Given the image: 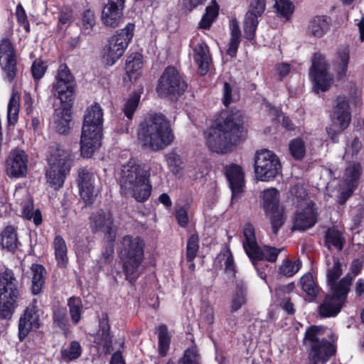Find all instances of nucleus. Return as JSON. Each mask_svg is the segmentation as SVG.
<instances>
[{"instance_id":"obj_1","label":"nucleus","mask_w":364,"mask_h":364,"mask_svg":"<svg viewBox=\"0 0 364 364\" xmlns=\"http://www.w3.org/2000/svg\"><path fill=\"white\" fill-rule=\"evenodd\" d=\"M208 148L225 154L245 138L243 118L239 112L223 113L205 133Z\"/></svg>"},{"instance_id":"obj_2","label":"nucleus","mask_w":364,"mask_h":364,"mask_svg":"<svg viewBox=\"0 0 364 364\" xmlns=\"http://www.w3.org/2000/svg\"><path fill=\"white\" fill-rule=\"evenodd\" d=\"M137 136L143 148L154 151L165 149L174 139L168 121L164 115L158 114L144 118L139 125Z\"/></svg>"},{"instance_id":"obj_3","label":"nucleus","mask_w":364,"mask_h":364,"mask_svg":"<svg viewBox=\"0 0 364 364\" xmlns=\"http://www.w3.org/2000/svg\"><path fill=\"white\" fill-rule=\"evenodd\" d=\"M147 171L134 161L122 166L119 185L124 195H129L138 202L146 200L151 195V185Z\"/></svg>"},{"instance_id":"obj_4","label":"nucleus","mask_w":364,"mask_h":364,"mask_svg":"<svg viewBox=\"0 0 364 364\" xmlns=\"http://www.w3.org/2000/svg\"><path fill=\"white\" fill-rule=\"evenodd\" d=\"M103 112L99 104L87 107L85 116L80 139L81 155L90 158L101 146Z\"/></svg>"},{"instance_id":"obj_5","label":"nucleus","mask_w":364,"mask_h":364,"mask_svg":"<svg viewBox=\"0 0 364 364\" xmlns=\"http://www.w3.org/2000/svg\"><path fill=\"white\" fill-rule=\"evenodd\" d=\"M325 329L321 326H312L306 331L304 343L309 348V358L313 364H326L336 354L333 343L336 338L333 336L331 341L326 340L323 337Z\"/></svg>"},{"instance_id":"obj_6","label":"nucleus","mask_w":364,"mask_h":364,"mask_svg":"<svg viewBox=\"0 0 364 364\" xmlns=\"http://www.w3.org/2000/svg\"><path fill=\"white\" fill-rule=\"evenodd\" d=\"M119 251L126 279L134 282L140 274V267L144 260L145 244L139 237L124 236L121 241Z\"/></svg>"},{"instance_id":"obj_7","label":"nucleus","mask_w":364,"mask_h":364,"mask_svg":"<svg viewBox=\"0 0 364 364\" xmlns=\"http://www.w3.org/2000/svg\"><path fill=\"white\" fill-rule=\"evenodd\" d=\"M134 25L128 23L124 29L112 36L102 51V60L106 65H113L124 55L134 36Z\"/></svg>"},{"instance_id":"obj_8","label":"nucleus","mask_w":364,"mask_h":364,"mask_svg":"<svg viewBox=\"0 0 364 364\" xmlns=\"http://www.w3.org/2000/svg\"><path fill=\"white\" fill-rule=\"evenodd\" d=\"M46 172L47 183L55 190H58L64 183L66 175L71 167V154L68 150L58 148L49 160Z\"/></svg>"},{"instance_id":"obj_9","label":"nucleus","mask_w":364,"mask_h":364,"mask_svg":"<svg viewBox=\"0 0 364 364\" xmlns=\"http://www.w3.org/2000/svg\"><path fill=\"white\" fill-rule=\"evenodd\" d=\"M353 277L349 274L341 279L338 284L331 289V294L323 299L319 306V313L323 317H332L336 316L346 302L348 293L350 290Z\"/></svg>"},{"instance_id":"obj_10","label":"nucleus","mask_w":364,"mask_h":364,"mask_svg":"<svg viewBox=\"0 0 364 364\" xmlns=\"http://www.w3.org/2000/svg\"><path fill=\"white\" fill-rule=\"evenodd\" d=\"M19 297L17 281L11 271H5L0 277V317L10 318Z\"/></svg>"},{"instance_id":"obj_11","label":"nucleus","mask_w":364,"mask_h":364,"mask_svg":"<svg viewBox=\"0 0 364 364\" xmlns=\"http://www.w3.org/2000/svg\"><path fill=\"white\" fill-rule=\"evenodd\" d=\"M282 171L278 156L272 151L262 149L257 151L255 159V172L258 180L268 181Z\"/></svg>"},{"instance_id":"obj_12","label":"nucleus","mask_w":364,"mask_h":364,"mask_svg":"<svg viewBox=\"0 0 364 364\" xmlns=\"http://www.w3.org/2000/svg\"><path fill=\"white\" fill-rule=\"evenodd\" d=\"M75 87L74 77L68 66L65 64L60 65L53 83L52 93L60 100L62 106H70L74 98Z\"/></svg>"},{"instance_id":"obj_13","label":"nucleus","mask_w":364,"mask_h":364,"mask_svg":"<svg viewBox=\"0 0 364 364\" xmlns=\"http://www.w3.org/2000/svg\"><path fill=\"white\" fill-rule=\"evenodd\" d=\"M186 83L174 67H167L159 80L156 92L161 97L179 96L186 89Z\"/></svg>"},{"instance_id":"obj_14","label":"nucleus","mask_w":364,"mask_h":364,"mask_svg":"<svg viewBox=\"0 0 364 364\" xmlns=\"http://www.w3.org/2000/svg\"><path fill=\"white\" fill-rule=\"evenodd\" d=\"M349 103L346 97H338L332 115L333 127L326 129L328 134L333 142L338 141V133L347 128L350 122Z\"/></svg>"},{"instance_id":"obj_15","label":"nucleus","mask_w":364,"mask_h":364,"mask_svg":"<svg viewBox=\"0 0 364 364\" xmlns=\"http://www.w3.org/2000/svg\"><path fill=\"white\" fill-rule=\"evenodd\" d=\"M310 77L314 82V89L316 92H325L333 83V78L327 72V65L324 57L315 54L312 59Z\"/></svg>"},{"instance_id":"obj_16","label":"nucleus","mask_w":364,"mask_h":364,"mask_svg":"<svg viewBox=\"0 0 364 364\" xmlns=\"http://www.w3.org/2000/svg\"><path fill=\"white\" fill-rule=\"evenodd\" d=\"M89 225L93 232H102L108 239L115 237V228L111 213L104 209H96L89 218Z\"/></svg>"},{"instance_id":"obj_17","label":"nucleus","mask_w":364,"mask_h":364,"mask_svg":"<svg viewBox=\"0 0 364 364\" xmlns=\"http://www.w3.org/2000/svg\"><path fill=\"white\" fill-rule=\"evenodd\" d=\"M266 8V0H251L249 10L244 21V31L248 39H252L258 25V17L261 16Z\"/></svg>"},{"instance_id":"obj_18","label":"nucleus","mask_w":364,"mask_h":364,"mask_svg":"<svg viewBox=\"0 0 364 364\" xmlns=\"http://www.w3.org/2000/svg\"><path fill=\"white\" fill-rule=\"evenodd\" d=\"M77 183L82 198L87 203L91 202L97 194L95 177L92 171L87 168H80L78 170Z\"/></svg>"},{"instance_id":"obj_19","label":"nucleus","mask_w":364,"mask_h":364,"mask_svg":"<svg viewBox=\"0 0 364 364\" xmlns=\"http://www.w3.org/2000/svg\"><path fill=\"white\" fill-rule=\"evenodd\" d=\"M225 173L232 191L231 202L232 203L235 200H237L244 191L245 173L242 168L235 164L226 166Z\"/></svg>"},{"instance_id":"obj_20","label":"nucleus","mask_w":364,"mask_h":364,"mask_svg":"<svg viewBox=\"0 0 364 364\" xmlns=\"http://www.w3.org/2000/svg\"><path fill=\"white\" fill-rule=\"evenodd\" d=\"M0 60L7 77L11 81L16 74V57L12 43L9 39L1 41Z\"/></svg>"},{"instance_id":"obj_21","label":"nucleus","mask_w":364,"mask_h":364,"mask_svg":"<svg viewBox=\"0 0 364 364\" xmlns=\"http://www.w3.org/2000/svg\"><path fill=\"white\" fill-rule=\"evenodd\" d=\"M28 157L22 150L11 151L6 160V173L9 176L19 178L27 172Z\"/></svg>"},{"instance_id":"obj_22","label":"nucleus","mask_w":364,"mask_h":364,"mask_svg":"<svg viewBox=\"0 0 364 364\" xmlns=\"http://www.w3.org/2000/svg\"><path fill=\"white\" fill-rule=\"evenodd\" d=\"M39 311L33 305L26 308L18 323L19 338L23 341L31 330L40 327Z\"/></svg>"},{"instance_id":"obj_23","label":"nucleus","mask_w":364,"mask_h":364,"mask_svg":"<svg viewBox=\"0 0 364 364\" xmlns=\"http://www.w3.org/2000/svg\"><path fill=\"white\" fill-rule=\"evenodd\" d=\"M361 166L360 164H353L346 169L344 180L347 184V190L341 193L339 203L343 204L347 198L352 194L355 186V182L360 177Z\"/></svg>"},{"instance_id":"obj_24","label":"nucleus","mask_w":364,"mask_h":364,"mask_svg":"<svg viewBox=\"0 0 364 364\" xmlns=\"http://www.w3.org/2000/svg\"><path fill=\"white\" fill-rule=\"evenodd\" d=\"M316 221L314 204L309 203L303 211L296 214L294 227L295 229L304 230L312 227Z\"/></svg>"},{"instance_id":"obj_25","label":"nucleus","mask_w":364,"mask_h":364,"mask_svg":"<svg viewBox=\"0 0 364 364\" xmlns=\"http://www.w3.org/2000/svg\"><path fill=\"white\" fill-rule=\"evenodd\" d=\"M100 328L96 333L95 342L102 348L105 354H109L112 350V338L109 333V324L107 318L100 321Z\"/></svg>"},{"instance_id":"obj_26","label":"nucleus","mask_w":364,"mask_h":364,"mask_svg":"<svg viewBox=\"0 0 364 364\" xmlns=\"http://www.w3.org/2000/svg\"><path fill=\"white\" fill-rule=\"evenodd\" d=\"M193 56L201 74L206 73L211 61L208 46L204 43L196 44L193 48Z\"/></svg>"},{"instance_id":"obj_27","label":"nucleus","mask_w":364,"mask_h":364,"mask_svg":"<svg viewBox=\"0 0 364 364\" xmlns=\"http://www.w3.org/2000/svg\"><path fill=\"white\" fill-rule=\"evenodd\" d=\"M123 8L107 4L102 14L103 23L110 28H115L119 26L122 19Z\"/></svg>"},{"instance_id":"obj_28","label":"nucleus","mask_w":364,"mask_h":364,"mask_svg":"<svg viewBox=\"0 0 364 364\" xmlns=\"http://www.w3.org/2000/svg\"><path fill=\"white\" fill-rule=\"evenodd\" d=\"M69 106H62L55 110L54 124L55 129L59 134H65L69 130L71 121V112Z\"/></svg>"},{"instance_id":"obj_29","label":"nucleus","mask_w":364,"mask_h":364,"mask_svg":"<svg viewBox=\"0 0 364 364\" xmlns=\"http://www.w3.org/2000/svg\"><path fill=\"white\" fill-rule=\"evenodd\" d=\"M329 28V23L326 16H317L309 23L306 33L314 38L322 37Z\"/></svg>"},{"instance_id":"obj_30","label":"nucleus","mask_w":364,"mask_h":364,"mask_svg":"<svg viewBox=\"0 0 364 364\" xmlns=\"http://www.w3.org/2000/svg\"><path fill=\"white\" fill-rule=\"evenodd\" d=\"M0 245L8 251L14 252L18 245L17 234L14 227L8 225L0 235Z\"/></svg>"},{"instance_id":"obj_31","label":"nucleus","mask_w":364,"mask_h":364,"mask_svg":"<svg viewBox=\"0 0 364 364\" xmlns=\"http://www.w3.org/2000/svg\"><path fill=\"white\" fill-rule=\"evenodd\" d=\"M283 248L277 249L270 246H264L260 248L259 246L255 250L249 257L251 259L262 260L266 259L269 262H274L277 260L279 253Z\"/></svg>"},{"instance_id":"obj_32","label":"nucleus","mask_w":364,"mask_h":364,"mask_svg":"<svg viewBox=\"0 0 364 364\" xmlns=\"http://www.w3.org/2000/svg\"><path fill=\"white\" fill-rule=\"evenodd\" d=\"M326 264L328 283L333 289V286L338 284L337 279L342 274L341 264L338 258L332 257L326 259Z\"/></svg>"},{"instance_id":"obj_33","label":"nucleus","mask_w":364,"mask_h":364,"mask_svg":"<svg viewBox=\"0 0 364 364\" xmlns=\"http://www.w3.org/2000/svg\"><path fill=\"white\" fill-rule=\"evenodd\" d=\"M32 292L34 294H39L45 283V275L46 271L40 264H33L31 267Z\"/></svg>"},{"instance_id":"obj_34","label":"nucleus","mask_w":364,"mask_h":364,"mask_svg":"<svg viewBox=\"0 0 364 364\" xmlns=\"http://www.w3.org/2000/svg\"><path fill=\"white\" fill-rule=\"evenodd\" d=\"M346 240L343 233L335 228L328 229L325 235V245L328 250L332 247L338 251L342 250Z\"/></svg>"},{"instance_id":"obj_35","label":"nucleus","mask_w":364,"mask_h":364,"mask_svg":"<svg viewBox=\"0 0 364 364\" xmlns=\"http://www.w3.org/2000/svg\"><path fill=\"white\" fill-rule=\"evenodd\" d=\"M142 67V55L138 53L131 54L127 57L125 70L129 79H136L139 75V71Z\"/></svg>"},{"instance_id":"obj_36","label":"nucleus","mask_w":364,"mask_h":364,"mask_svg":"<svg viewBox=\"0 0 364 364\" xmlns=\"http://www.w3.org/2000/svg\"><path fill=\"white\" fill-rule=\"evenodd\" d=\"M266 217L268 218L271 225L272 232L277 235L279 228L284 225L286 217L283 208H277L272 210L265 212Z\"/></svg>"},{"instance_id":"obj_37","label":"nucleus","mask_w":364,"mask_h":364,"mask_svg":"<svg viewBox=\"0 0 364 364\" xmlns=\"http://www.w3.org/2000/svg\"><path fill=\"white\" fill-rule=\"evenodd\" d=\"M243 235L245 238V240L243 242V247L246 254L249 257L250 253H252L258 247L255 228L252 224L247 223L244 225Z\"/></svg>"},{"instance_id":"obj_38","label":"nucleus","mask_w":364,"mask_h":364,"mask_svg":"<svg viewBox=\"0 0 364 364\" xmlns=\"http://www.w3.org/2000/svg\"><path fill=\"white\" fill-rule=\"evenodd\" d=\"M262 197L264 212L281 208L279 205V193L276 188H272L264 191Z\"/></svg>"},{"instance_id":"obj_39","label":"nucleus","mask_w":364,"mask_h":364,"mask_svg":"<svg viewBox=\"0 0 364 364\" xmlns=\"http://www.w3.org/2000/svg\"><path fill=\"white\" fill-rule=\"evenodd\" d=\"M230 40L228 43L227 54L231 57H235L237 54V48L240 43V29L236 20H232L230 24Z\"/></svg>"},{"instance_id":"obj_40","label":"nucleus","mask_w":364,"mask_h":364,"mask_svg":"<svg viewBox=\"0 0 364 364\" xmlns=\"http://www.w3.org/2000/svg\"><path fill=\"white\" fill-rule=\"evenodd\" d=\"M53 246L58 264L65 267L68 262V248L64 239L61 236H56L53 241Z\"/></svg>"},{"instance_id":"obj_41","label":"nucleus","mask_w":364,"mask_h":364,"mask_svg":"<svg viewBox=\"0 0 364 364\" xmlns=\"http://www.w3.org/2000/svg\"><path fill=\"white\" fill-rule=\"evenodd\" d=\"M22 213L28 220H32L36 225H40L42 223L41 213L38 210H34L32 200L30 196L26 193V203H21Z\"/></svg>"},{"instance_id":"obj_42","label":"nucleus","mask_w":364,"mask_h":364,"mask_svg":"<svg viewBox=\"0 0 364 364\" xmlns=\"http://www.w3.org/2000/svg\"><path fill=\"white\" fill-rule=\"evenodd\" d=\"M96 23L95 13L90 9H85L80 14L79 26L81 31L85 34H90Z\"/></svg>"},{"instance_id":"obj_43","label":"nucleus","mask_w":364,"mask_h":364,"mask_svg":"<svg viewBox=\"0 0 364 364\" xmlns=\"http://www.w3.org/2000/svg\"><path fill=\"white\" fill-rule=\"evenodd\" d=\"M349 58V50L347 48L340 49L338 51L334 60V66L340 77H342L346 74Z\"/></svg>"},{"instance_id":"obj_44","label":"nucleus","mask_w":364,"mask_h":364,"mask_svg":"<svg viewBox=\"0 0 364 364\" xmlns=\"http://www.w3.org/2000/svg\"><path fill=\"white\" fill-rule=\"evenodd\" d=\"M68 306L71 320L74 324H77L80 321L82 313V301L79 297H71L68 301Z\"/></svg>"},{"instance_id":"obj_45","label":"nucleus","mask_w":364,"mask_h":364,"mask_svg":"<svg viewBox=\"0 0 364 364\" xmlns=\"http://www.w3.org/2000/svg\"><path fill=\"white\" fill-rule=\"evenodd\" d=\"M19 112V97L14 95L8 105L7 118L10 125H14L18 121Z\"/></svg>"},{"instance_id":"obj_46","label":"nucleus","mask_w":364,"mask_h":364,"mask_svg":"<svg viewBox=\"0 0 364 364\" xmlns=\"http://www.w3.org/2000/svg\"><path fill=\"white\" fill-rule=\"evenodd\" d=\"M301 288L308 295L316 296L318 293V287L312 274H305L300 279Z\"/></svg>"},{"instance_id":"obj_47","label":"nucleus","mask_w":364,"mask_h":364,"mask_svg":"<svg viewBox=\"0 0 364 364\" xmlns=\"http://www.w3.org/2000/svg\"><path fill=\"white\" fill-rule=\"evenodd\" d=\"M170 344V336L166 325L161 324L159 326V353L162 356L166 355Z\"/></svg>"},{"instance_id":"obj_48","label":"nucleus","mask_w":364,"mask_h":364,"mask_svg":"<svg viewBox=\"0 0 364 364\" xmlns=\"http://www.w3.org/2000/svg\"><path fill=\"white\" fill-rule=\"evenodd\" d=\"M53 324L62 331H66L69 326L67 311L63 308H58L53 312Z\"/></svg>"},{"instance_id":"obj_49","label":"nucleus","mask_w":364,"mask_h":364,"mask_svg":"<svg viewBox=\"0 0 364 364\" xmlns=\"http://www.w3.org/2000/svg\"><path fill=\"white\" fill-rule=\"evenodd\" d=\"M82 349L77 341H72L69 346L61 350L62 357L68 360L77 359L81 355Z\"/></svg>"},{"instance_id":"obj_50","label":"nucleus","mask_w":364,"mask_h":364,"mask_svg":"<svg viewBox=\"0 0 364 364\" xmlns=\"http://www.w3.org/2000/svg\"><path fill=\"white\" fill-rule=\"evenodd\" d=\"M301 267V262L299 259L295 261L286 260L279 267V272L282 275L290 277L299 272Z\"/></svg>"},{"instance_id":"obj_51","label":"nucleus","mask_w":364,"mask_h":364,"mask_svg":"<svg viewBox=\"0 0 364 364\" xmlns=\"http://www.w3.org/2000/svg\"><path fill=\"white\" fill-rule=\"evenodd\" d=\"M247 301V292L245 289L239 288L233 295L231 300L230 311L236 312L242 308Z\"/></svg>"},{"instance_id":"obj_52","label":"nucleus","mask_w":364,"mask_h":364,"mask_svg":"<svg viewBox=\"0 0 364 364\" xmlns=\"http://www.w3.org/2000/svg\"><path fill=\"white\" fill-rule=\"evenodd\" d=\"M291 156L296 160L301 159L305 154L304 143L301 139L291 140L289 145Z\"/></svg>"},{"instance_id":"obj_53","label":"nucleus","mask_w":364,"mask_h":364,"mask_svg":"<svg viewBox=\"0 0 364 364\" xmlns=\"http://www.w3.org/2000/svg\"><path fill=\"white\" fill-rule=\"evenodd\" d=\"M277 11L286 19H289L294 12V5L290 0H275Z\"/></svg>"},{"instance_id":"obj_54","label":"nucleus","mask_w":364,"mask_h":364,"mask_svg":"<svg viewBox=\"0 0 364 364\" xmlns=\"http://www.w3.org/2000/svg\"><path fill=\"white\" fill-rule=\"evenodd\" d=\"M140 97L137 94H134L127 101L123 108V112L125 116L129 119H132L134 112L136 111Z\"/></svg>"},{"instance_id":"obj_55","label":"nucleus","mask_w":364,"mask_h":364,"mask_svg":"<svg viewBox=\"0 0 364 364\" xmlns=\"http://www.w3.org/2000/svg\"><path fill=\"white\" fill-rule=\"evenodd\" d=\"M198 237L196 235H192L187 242L186 257L188 261H192L197 255L198 250Z\"/></svg>"},{"instance_id":"obj_56","label":"nucleus","mask_w":364,"mask_h":364,"mask_svg":"<svg viewBox=\"0 0 364 364\" xmlns=\"http://www.w3.org/2000/svg\"><path fill=\"white\" fill-rule=\"evenodd\" d=\"M47 66L41 60H35L31 66V73L35 80H39L44 75Z\"/></svg>"},{"instance_id":"obj_57","label":"nucleus","mask_w":364,"mask_h":364,"mask_svg":"<svg viewBox=\"0 0 364 364\" xmlns=\"http://www.w3.org/2000/svg\"><path fill=\"white\" fill-rule=\"evenodd\" d=\"M179 364H200L199 355L197 354L196 349L189 348L186 350Z\"/></svg>"},{"instance_id":"obj_58","label":"nucleus","mask_w":364,"mask_h":364,"mask_svg":"<svg viewBox=\"0 0 364 364\" xmlns=\"http://www.w3.org/2000/svg\"><path fill=\"white\" fill-rule=\"evenodd\" d=\"M188 207L187 205L179 208L176 212V218L181 227H186L188 223Z\"/></svg>"},{"instance_id":"obj_59","label":"nucleus","mask_w":364,"mask_h":364,"mask_svg":"<svg viewBox=\"0 0 364 364\" xmlns=\"http://www.w3.org/2000/svg\"><path fill=\"white\" fill-rule=\"evenodd\" d=\"M109 240V241L107 242L102 254V259L104 260L105 263H108L112 261L114 255V238Z\"/></svg>"},{"instance_id":"obj_60","label":"nucleus","mask_w":364,"mask_h":364,"mask_svg":"<svg viewBox=\"0 0 364 364\" xmlns=\"http://www.w3.org/2000/svg\"><path fill=\"white\" fill-rule=\"evenodd\" d=\"M291 193L297 198L304 200L306 198L308 193L304 184L302 182H298L291 188Z\"/></svg>"},{"instance_id":"obj_61","label":"nucleus","mask_w":364,"mask_h":364,"mask_svg":"<svg viewBox=\"0 0 364 364\" xmlns=\"http://www.w3.org/2000/svg\"><path fill=\"white\" fill-rule=\"evenodd\" d=\"M232 88L228 82H225L223 88V102L228 107L233 101Z\"/></svg>"},{"instance_id":"obj_62","label":"nucleus","mask_w":364,"mask_h":364,"mask_svg":"<svg viewBox=\"0 0 364 364\" xmlns=\"http://www.w3.org/2000/svg\"><path fill=\"white\" fill-rule=\"evenodd\" d=\"M16 15L19 23L25 27L28 26L26 11L20 4L16 6Z\"/></svg>"},{"instance_id":"obj_63","label":"nucleus","mask_w":364,"mask_h":364,"mask_svg":"<svg viewBox=\"0 0 364 364\" xmlns=\"http://www.w3.org/2000/svg\"><path fill=\"white\" fill-rule=\"evenodd\" d=\"M205 0H183V9L186 12H191L198 6L203 4Z\"/></svg>"},{"instance_id":"obj_64","label":"nucleus","mask_w":364,"mask_h":364,"mask_svg":"<svg viewBox=\"0 0 364 364\" xmlns=\"http://www.w3.org/2000/svg\"><path fill=\"white\" fill-rule=\"evenodd\" d=\"M218 15V6L215 1H213L212 4L207 6L204 16L213 19L214 21Z\"/></svg>"}]
</instances>
